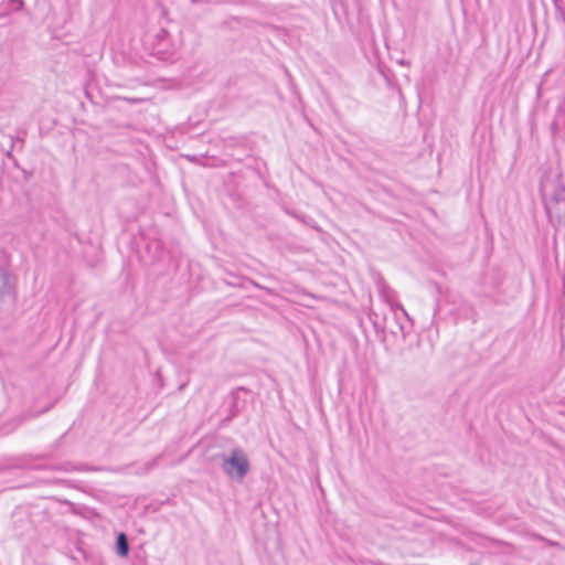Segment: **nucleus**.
Instances as JSON below:
<instances>
[{
	"mask_svg": "<svg viewBox=\"0 0 565 565\" xmlns=\"http://www.w3.org/2000/svg\"><path fill=\"white\" fill-rule=\"evenodd\" d=\"M223 471L233 479L243 480L250 470L249 459L242 448H234L228 455H221Z\"/></svg>",
	"mask_w": 565,
	"mask_h": 565,
	"instance_id": "nucleus-1",
	"label": "nucleus"
},
{
	"mask_svg": "<svg viewBox=\"0 0 565 565\" xmlns=\"http://www.w3.org/2000/svg\"><path fill=\"white\" fill-rule=\"evenodd\" d=\"M546 213L552 222H555V226H565V200L562 199L558 202H545Z\"/></svg>",
	"mask_w": 565,
	"mask_h": 565,
	"instance_id": "nucleus-2",
	"label": "nucleus"
},
{
	"mask_svg": "<svg viewBox=\"0 0 565 565\" xmlns=\"http://www.w3.org/2000/svg\"><path fill=\"white\" fill-rule=\"evenodd\" d=\"M117 554L121 557H126L129 553L128 537L125 533H119L116 540Z\"/></svg>",
	"mask_w": 565,
	"mask_h": 565,
	"instance_id": "nucleus-3",
	"label": "nucleus"
},
{
	"mask_svg": "<svg viewBox=\"0 0 565 565\" xmlns=\"http://www.w3.org/2000/svg\"><path fill=\"white\" fill-rule=\"evenodd\" d=\"M562 199L565 200V185H557L551 195V199L546 202H558Z\"/></svg>",
	"mask_w": 565,
	"mask_h": 565,
	"instance_id": "nucleus-4",
	"label": "nucleus"
},
{
	"mask_svg": "<svg viewBox=\"0 0 565 565\" xmlns=\"http://www.w3.org/2000/svg\"><path fill=\"white\" fill-rule=\"evenodd\" d=\"M8 284L9 279L7 273L2 268H0V296L7 292Z\"/></svg>",
	"mask_w": 565,
	"mask_h": 565,
	"instance_id": "nucleus-5",
	"label": "nucleus"
},
{
	"mask_svg": "<svg viewBox=\"0 0 565 565\" xmlns=\"http://www.w3.org/2000/svg\"><path fill=\"white\" fill-rule=\"evenodd\" d=\"M9 4L12 7V10L20 11L24 7L23 0H9Z\"/></svg>",
	"mask_w": 565,
	"mask_h": 565,
	"instance_id": "nucleus-6",
	"label": "nucleus"
},
{
	"mask_svg": "<svg viewBox=\"0 0 565 565\" xmlns=\"http://www.w3.org/2000/svg\"><path fill=\"white\" fill-rule=\"evenodd\" d=\"M158 459H159V457H158V458H156V459H153L151 462H149V463H148V469H150L151 467H153V466L157 463V460H158Z\"/></svg>",
	"mask_w": 565,
	"mask_h": 565,
	"instance_id": "nucleus-7",
	"label": "nucleus"
},
{
	"mask_svg": "<svg viewBox=\"0 0 565 565\" xmlns=\"http://www.w3.org/2000/svg\"><path fill=\"white\" fill-rule=\"evenodd\" d=\"M8 14H9V12L0 13V18L7 17Z\"/></svg>",
	"mask_w": 565,
	"mask_h": 565,
	"instance_id": "nucleus-8",
	"label": "nucleus"
}]
</instances>
